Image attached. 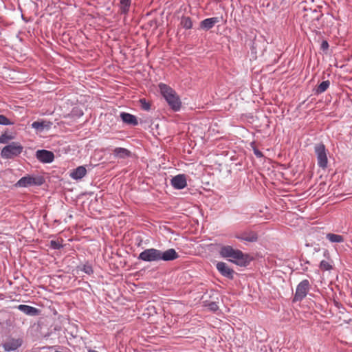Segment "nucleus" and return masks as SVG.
Segmentation results:
<instances>
[{
    "label": "nucleus",
    "instance_id": "f257e3e1",
    "mask_svg": "<svg viewBox=\"0 0 352 352\" xmlns=\"http://www.w3.org/2000/svg\"><path fill=\"white\" fill-rule=\"evenodd\" d=\"M179 254L175 249L170 248L164 252L155 248L146 249L138 256V259L146 262H155L159 261H170L177 259Z\"/></svg>",
    "mask_w": 352,
    "mask_h": 352
},
{
    "label": "nucleus",
    "instance_id": "bb28decb",
    "mask_svg": "<svg viewBox=\"0 0 352 352\" xmlns=\"http://www.w3.org/2000/svg\"><path fill=\"white\" fill-rule=\"evenodd\" d=\"M140 102L141 103V107L142 109L148 111L151 109L150 103L146 102L145 99H141Z\"/></svg>",
    "mask_w": 352,
    "mask_h": 352
},
{
    "label": "nucleus",
    "instance_id": "2eb2a0df",
    "mask_svg": "<svg viewBox=\"0 0 352 352\" xmlns=\"http://www.w3.org/2000/svg\"><path fill=\"white\" fill-rule=\"evenodd\" d=\"M87 170L85 166H80L70 173V177L76 180L82 179L85 176Z\"/></svg>",
    "mask_w": 352,
    "mask_h": 352
},
{
    "label": "nucleus",
    "instance_id": "a878e982",
    "mask_svg": "<svg viewBox=\"0 0 352 352\" xmlns=\"http://www.w3.org/2000/svg\"><path fill=\"white\" fill-rule=\"evenodd\" d=\"M13 123L9 120L8 118H7L3 115H0V124L1 125H10Z\"/></svg>",
    "mask_w": 352,
    "mask_h": 352
},
{
    "label": "nucleus",
    "instance_id": "1a4fd4ad",
    "mask_svg": "<svg viewBox=\"0 0 352 352\" xmlns=\"http://www.w3.org/2000/svg\"><path fill=\"white\" fill-rule=\"evenodd\" d=\"M217 269L223 276L230 279L233 278L234 272L226 263L218 262L217 263Z\"/></svg>",
    "mask_w": 352,
    "mask_h": 352
},
{
    "label": "nucleus",
    "instance_id": "9b49d317",
    "mask_svg": "<svg viewBox=\"0 0 352 352\" xmlns=\"http://www.w3.org/2000/svg\"><path fill=\"white\" fill-rule=\"evenodd\" d=\"M171 184L176 189H183L187 185L184 175H177L171 179Z\"/></svg>",
    "mask_w": 352,
    "mask_h": 352
},
{
    "label": "nucleus",
    "instance_id": "0eeeda50",
    "mask_svg": "<svg viewBox=\"0 0 352 352\" xmlns=\"http://www.w3.org/2000/svg\"><path fill=\"white\" fill-rule=\"evenodd\" d=\"M43 183L41 177H32L30 175L21 177L15 184L17 187H28L32 186H41Z\"/></svg>",
    "mask_w": 352,
    "mask_h": 352
},
{
    "label": "nucleus",
    "instance_id": "4468645a",
    "mask_svg": "<svg viewBox=\"0 0 352 352\" xmlns=\"http://www.w3.org/2000/svg\"><path fill=\"white\" fill-rule=\"evenodd\" d=\"M219 22V19L218 17H212L208 18L203 20L200 23L201 28L208 30L212 28L214 25Z\"/></svg>",
    "mask_w": 352,
    "mask_h": 352
},
{
    "label": "nucleus",
    "instance_id": "39448f33",
    "mask_svg": "<svg viewBox=\"0 0 352 352\" xmlns=\"http://www.w3.org/2000/svg\"><path fill=\"white\" fill-rule=\"evenodd\" d=\"M314 151L317 157L318 165L323 169L326 168L327 167L328 158L324 145L322 143L316 144Z\"/></svg>",
    "mask_w": 352,
    "mask_h": 352
},
{
    "label": "nucleus",
    "instance_id": "7c9ffc66",
    "mask_svg": "<svg viewBox=\"0 0 352 352\" xmlns=\"http://www.w3.org/2000/svg\"><path fill=\"white\" fill-rule=\"evenodd\" d=\"M329 47V43L327 41H323L322 44H321V48L324 50H327Z\"/></svg>",
    "mask_w": 352,
    "mask_h": 352
},
{
    "label": "nucleus",
    "instance_id": "f03ea898",
    "mask_svg": "<svg viewBox=\"0 0 352 352\" xmlns=\"http://www.w3.org/2000/svg\"><path fill=\"white\" fill-rule=\"evenodd\" d=\"M220 254L223 258H230V261L240 266H245L248 264V256L241 250H235L230 245L221 248Z\"/></svg>",
    "mask_w": 352,
    "mask_h": 352
},
{
    "label": "nucleus",
    "instance_id": "b1692460",
    "mask_svg": "<svg viewBox=\"0 0 352 352\" xmlns=\"http://www.w3.org/2000/svg\"><path fill=\"white\" fill-rule=\"evenodd\" d=\"M320 268L322 270H329L332 269V265L329 263V262L323 260L320 263Z\"/></svg>",
    "mask_w": 352,
    "mask_h": 352
},
{
    "label": "nucleus",
    "instance_id": "a211bd4d",
    "mask_svg": "<svg viewBox=\"0 0 352 352\" xmlns=\"http://www.w3.org/2000/svg\"><path fill=\"white\" fill-rule=\"evenodd\" d=\"M52 124V122L50 121H35L32 124V127L38 131H42L44 129H50Z\"/></svg>",
    "mask_w": 352,
    "mask_h": 352
},
{
    "label": "nucleus",
    "instance_id": "4be33fe9",
    "mask_svg": "<svg viewBox=\"0 0 352 352\" xmlns=\"http://www.w3.org/2000/svg\"><path fill=\"white\" fill-rule=\"evenodd\" d=\"M181 25L186 29H190L192 27L191 19L189 16H183L181 19Z\"/></svg>",
    "mask_w": 352,
    "mask_h": 352
},
{
    "label": "nucleus",
    "instance_id": "cd10ccee",
    "mask_svg": "<svg viewBox=\"0 0 352 352\" xmlns=\"http://www.w3.org/2000/svg\"><path fill=\"white\" fill-rule=\"evenodd\" d=\"M50 247L55 250H58L62 248V245L57 241H51Z\"/></svg>",
    "mask_w": 352,
    "mask_h": 352
},
{
    "label": "nucleus",
    "instance_id": "412c9836",
    "mask_svg": "<svg viewBox=\"0 0 352 352\" xmlns=\"http://www.w3.org/2000/svg\"><path fill=\"white\" fill-rule=\"evenodd\" d=\"M330 82L329 80L322 81L316 89V93L317 94L324 92L329 87Z\"/></svg>",
    "mask_w": 352,
    "mask_h": 352
},
{
    "label": "nucleus",
    "instance_id": "6e6552de",
    "mask_svg": "<svg viewBox=\"0 0 352 352\" xmlns=\"http://www.w3.org/2000/svg\"><path fill=\"white\" fill-rule=\"evenodd\" d=\"M36 157L38 161L43 163H51L54 159V153L47 150H38Z\"/></svg>",
    "mask_w": 352,
    "mask_h": 352
},
{
    "label": "nucleus",
    "instance_id": "f3484780",
    "mask_svg": "<svg viewBox=\"0 0 352 352\" xmlns=\"http://www.w3.org/2000/svg\"><path fill=\"white\" fill-rule=\"evenodd\" d=\"M17 309L28 316H37L39 313L38 309L26 305H20Z\"/></svg>",
    "mask_w": 352,
    "mask_h": 352
},
{
    "label": "nucleus",
    "instance_id": "5701e85b",
    "mask_svg": "<svg viewBox=\"0 0 352 352\" xmlns=\"http://www.w3.org/2000/svg\"><path fill=\"white\" fill-rule=\"evenodd\" d=\"M13 139V136L8 134L6 132L0 135V144H8L10 140Z\"/></svg>",
    "mask_w": 352,
    "mask_h": 352
},
{
    "label": "nucleus",
    "instance_id": "423d86ee",
    "mask_svg": "<svg viewBox=\"0 0 352 352\" xmlns=\"http://www.w3.org/2000/svg\"><path fill=\"white\" fill-rule=\"evenodd\" d=\"M310 288V284L308 280H302L298 285L293 298V302L301 301L304 299Z\"/></svg>",
    "mask_w": 352,
    "mask_h": 352
},
{
    "label": "nucleus",
    "instance_id": "20e7f679",
    "mask_svg": "<svg viewBox=\"0 0 352 352\" xmlns=\"http://www.w3.org/2000/svg\"><path fill=\"white\" fill-rule=\"evenodd\" d=\"M23 150V146L17 142H12L4 146L1 151V156L3 159H12L19 156Z\"/></svg>",
    "mask_w": 352,
    "mask_h": 352
},
{
    "label": "nucleus",
    "instance_id": "c756f323",
    "mask_svg": "<svg viewBox=\"0 0 352 352\" xmlns=\"http://www.w3.org/2000/svg\"><path fill=\"white\" fill-rule=\"evenodd\" d=\"M209 307L210 309L215 311L218 309V305L216 302H211L209 304Z\"/></svg>",
    "mask_w": 352,
    "mask_h": 352
},
{
    "label": "nucleus",
    "instance_id": "dca6fc26",
    "mask_svg": "<svg viewBox=\"0 0 352 352\" xmlns=\"http://www.w3.org/2000/svg\"><path fill=\"white\" fill-rule=\"evenodd\" d=\"M120 118L123 122L132 126H136L138 124L136 117L128 113L122 112L120 113Z\"/></svg>",
    "mask_w": 352,
    "mask_h": 352
},
{
    "label": "nucleus",
    "instance_id": "393cba45",
    "mask_svg": "<svg viewBox=\"0 0 352 352\" xmlns=\"http://www.w3.org/2000/svg\"><path fill=\"white\" fill-rule=\"evenodd\" d=\"M251 147L252 148L254 154L258 158H261L263 157V154L261 151H260L255 146V142H252L251 144Z\"/></svg>",
    "mask_w": 352,
    "mask_h": 352
},
{
    "label": "nucleus",
    "instance_id": "c85d7f7f",
    "mask_svg": "<svg viewBox=\"0 0 352 352\" xmlns=\"http://www.w3.org/2000/svg\"><path fill=\"white\" fill-rule=\"evenodd\" d=\"M82 270L87 274H91L94 272L92 267L89 265H84Z\"/></svg>",
    "mask_w": 352,
    "mask_h": 352
},
{
    "label": "nucleus",
    "instance_id": "9d476101",
    "mask_svg": "<svg viewBox=\"0 0 352 352\" xmlns=\"http://www.w3.org/2000/svg\"><path fill=\"white\" fill-rule=\"evenodd\" d=\"M235 236L238 239L248 242H254L258 239L256 233L251 230L237 233Z\"/></svg>",
    "mask_w": 352,
    "mask_h": 352
},
{
    "label": "nucleus",
    "instance_id": "7ed1b4c3",
    "mask_svg": "<svg viewBox=\"0 0 352 352\" xmlns=\"http://www.w3.org/2000/svg\"><path fill=\"white\" fill-rule=\"evenodd\" d=\"M159 87L161 94L166 99L169 106L175 111L179 110L182 103L175 91L169 86L163 83H160L159 85Z\"/></svg>",
    "mask_w": 352,
    "mask_h": 352
},
{
    "label": "nucleus",
    "instance_id": "ddd939ff",
    "mask_svg": "<svg viewBox=\"0 0 352 352\" xmlns=\"http://www.w3.org/2000/svg\"><path fill=\"white\" fill-rule=\"evenodd\" d=\"M113 154L115 157L119 159H126L131 156V152L129 150L121 147L114 148Z\"/></svg>",
    "mask_w": 352,
    "mask_h": 352
},
{
    "label": "nucleus",
    "instance_id": "aec40b11",
    "mask_svg": "<svg viewBox=\"0 0 352 352\" xmlns=\"http://www.w3.org/2000/svg\"><path fill=\"white\" fill-rule=\"evenodd\" d=\"M131 4V0H120V10L122 13L126 14L129 10Z\"/></svg>",
    "mask_w": 352,
    "mask_h": 352
},
{
    "label": "nucleus",
    "instance_id": "2f4dec72",
    "mask_svg": "<svg viewBox=\"0 0 352 352\" xmlns=\"http://www.w3.org/2000/svg\"><path fill=\"white\" fill-rule=\"evenodd\" d=\"M88 352H98V351H94V350H89V351H88Z\"/></svg>",
    "mask_w": 352,
    "mask_h": 352
},
{
    "label": "nucleus",
    "instance_id": "f8f14e48",
    "mask_svg": "<svg viewBox=\"0 0 352 352\" xmlns=\"http://www.w3.org/2000/svg\"><path fill=\"white\" fill-rule=\"evenodd\" d=\"M22 344L21 339H11L3 344V347L6 351H10L17 349Z\"/></svg>",
    "mask_w": 352,
    "mask_h": 352
},
{
    "label": "nucleus",
    "instance_id": "6ab92c4d",
    "mask_svg": "<svg viewBox=\"0 0 352 352\" xmlns=\"http://www.w3.org/2000/svg\"><path fill=\"white\" fill-rule=\"evenodd\" d=\"M326 238L331 243H342L344 241L343 236L333 233H328Z\"/></svg>",
    "mask_w": 352,
    "mask_h": 352
}]
</instances>
